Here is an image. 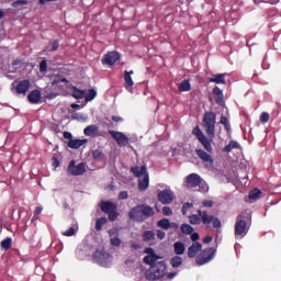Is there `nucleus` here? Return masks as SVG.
I'll list each match as a JSON object with an SVG mask.
<instances>
[{"label": "nucleus", "mask_w": 281, "mask_h": 281, "mask_svg": "<svg viewBox=\"0 0 281 281\" xmlns=\"http://www.w3.org/2000/svg\"><path fill=\"white\" fill-rule=\"evenodd\" d=\"M202 127L207 136L203 134V131H201V127L199 126L193 127L192 134L195 135L206 153H214V148H212V138L216 135V113L212 111L205 112L202 119Z\"/></svg>", "instance_id": "f257e3e1"}, {"label": "nucleus", "mask_w": 281, "mask_h": 281, "mask_svg": "<svg viewBox=\"0 0 281 281\" xmlns=\"http://www.w3.org/2000/svg\"><path fill=\"white\" fill-rule=\"evenodd\" d=\"M190 225H206L210 229V225H213L214 229H218L223 226L221 220L212 214L207 210H198V214H192L189 216Z\"/></svg>", "instance_id": "f03ea898"}, {"label": "nucleus", "mask_w": 281, "mask_h": 281, "mask_svg": "<svg viewBox=\"0 0 281 281\" xmlns=\"http://www.w3.org/2000/svg\"><path fill=\"white\" fill-rule=\"evenodd\" d=\"M155 216V209L148 204H138L131 209L128 217L136 223H144L147 218Z\"/></svg>", "instance_id": "7ed1b4c3"}, {"label": "nucleus", "mask_w": 281, "mask_h": 281, "mask_svg": "<svg viewBox=\"0 0 281 281\" xmlns=\"http://www.w3.org/2000/svg\"><path fill=\"white\" fill-rule=\"evenodd\" d=\"M149 267L151 270H147L145 272L146 280H161V278H166V276H168V266L166 265V261L157 260L153 265H149Z\"/></svg>", "instance_id": "20e7f679"}, {"label": "nucleus", "mask_w": 281, "mask_h": 281, "mask_svg": "<svg viewBox=\"0 0 281 281\" xmlns=\"http://www.w3.org/2000/svg\"><path fill=\"white\" fill-rule=\"evenodd\" d=\"M131 172L134 175V177H138V190L140 192H145V190H148V187L150 186V176H148V171L146 169V165L139 167H132Z\"/></svg>", "instance_id": "39448f33"}, {"label": "nucleus", "mask_w": 281, "mask_h": 281, "mask_svg": "<svg viewBox=\"0 0 281 281\" xmlns=\"http://www.w3.org/2000/svg\"><path fill=\"white\" fill-rule=\"evenodd\" d=\"M214 256H216V249L212 247L205 248L196 256L195 262L200 266L207 265L214 259Z\"/></svg>", "instance_id": "423d86ee"}, {"label": "nucleus", "mask_w": 281, "mask_h": 281, "mask_svg": "<svg viewBox=\"0 0 281 281\" xmlns=\"http://www.w3.org/2000/svg\"><path fill=\"white\" fill-rule=\"evenodd\" d=\"M247 236V221L243 215H238L235 223V238Z\"/></svg>", "instance_id": "0eeeda50"}, {"label": "nucleus", "mask_w": 281, "mask_h": 281, "mask_svg": "<svg viewBox=\"0 0 281 281\" xmlns=\"http://www.w3.org/2000/svg\"><path fill=\"white\" fill-rule=\"evenodd\" d=\"M12 87L18 95H27V91L32 87V82L30 80L24 79L22 81H13Z\"/></svg>", "instance_id": "6e6552de"}, {"label": "nucleus", "mask_w": 281, "mask_h": 281, "mask_svg": "<svg viewBox=\"0 0 281 281\" xmlns=\"http://www.w3.org/2000/svg\"><path fill=\"white\" fill-rule=\"evenodd\" d=\"M68 172L72 175V177H80L87 172V165L85 162H80L76 166V160H71L68 165Z\"/></svg>", "instance_id": "1a4fd4ad"}, {"label": "nucleus", "mask_w": 281, "mask_h": 281, "mask_svg": "<svg viewBox=\"0 0 281 281\" xmlns=\"http://www.w3.org/2000/svg\"><path fill=\"white\" fill-rule=\"evenodd\" d=\"M109 135H111V137H113L116 140L117 146L120 147L128 146L130 139H128V136H126V134L110 130Z\"/></svg>", "instance_id": "9d476101"}, {"label": "nucleus", "mask_w": 281, "mask_h": 281, "mask_svg": "<svg viewBox=\"0 0 281 281\" xmlns=\"http://www.w3.org/2000/svg\"><path fill=\"white\" fill-rule=\"evenodd\" d=\"M186 183L187 188L189 190H192L193 188H199V186L203 183V179L201 178V176H199V173H190L186 178Z\"/></svg>", "instance_id": "9b49d317"}, {"label": "nucleus", "mask_w": 281, "mask_h": 281, "mask_svg": "<svg viewBox=\"0 0 281 281\" xmlns=\"http://www.w3.org/2000/svg\"><path fill=\"white\" fill-rule=\"evenodd\" d=\"M144 254H147V256L143 258L144 265H153L154 262H157V260H161L162 258L161 256L156 255L155 249L150 247L145 248Z\"/></svg>", "instance_id": "f8f14e48"}, {"label": "nucleus", "mask_w": 281, "mask_h": 281, "mask_svg": "<svg viewBox=\"0 0 281 281\" xmlns=\"http://www.w3.org/2000/svg\"><path fill=\"white\" fill-rule=\"evenodd\" d=\"M110 256L111 255H109V252H106L104 249L102 250L97 249L92 255V260L98 265L104 266L109 262Z\"/></svg>", "instance_id": "ddd939ff"}, {"label": "nucleus", "mask_w": 281, "mask_h": 281, "mask_svg": "<svg viewBox=\"0 0 281 281\" xmlns=\"http://www.w3.org/2000/svg\"><path fill=\"white\" fill-rule=\"evenodd\" d=\"M158 201L162 203V205H170V202L175 201V193L168 189H165L158 193Z\"/></svg>", "instance_id": "4468645a"}, {"label": "nucleus", "mask_w": 281, "mask_h": 281, "mask_svg": "<svg viewBox=\"0 0 281 281\" xmlns=\"http://www.w3.org/2000/svg\"><path fill=\"white\" fill-rule=\"evenodd\" d=\"M120 60V53L113 50L106 53L103 58H102V64L103 65H109L110 67H113Z\"/></svg>", "instance_id": "2eb2a0df"}, {"label": "nucleus", "mask_w": 281, "mask_h": 281, "mask_svg": "<svg viewBox=\"0 0 281 281\" xmlns=\"http://www.w3.org/2000/svg\"><path fill=\"white\" fill-rule=\"evenodd\" d=\"M203 249V244L199 241H194L189 248H188V257L189 258H196L199 256V252Z\"/></svg>", "instance_id": "dca6fc26"}, {"label": "nucleus", "mask_w": 281, "mask_h": 281, "mask_svg": "<svg viewBox=\"0 0 281 281\" xmlns=\"http://www.w3.org/2000/svg\"><path fill=\"white\" fill-rule=\"evenodd\" d=\"M195 155H198L199 159L204 164H214V158L207 151L203 149H195Z\"/></svg>", "instance_id": "f3484780"}, {"label": "nucleus", "mask_w": 281, "mask_h": 281, "mask_svg": "<svg viewBox=\"0 0 281 281\" xmlns=\"http://www.w3.org/2000/svg\"><path fill=\"white\" fill-rule=\"evenodd\" d=\"M213 95H215L216 104H218L220 106L225 105V95L223 94V90H221V88H218V86H216L213 89Z\"/></svg>", "instance_id": "a211bd4d"}, {"label": "nucleus", "mask_w": 281, "mask_h": 281, "mask_svg": "<svg viewBox=\"0 0 281 281\" xmlns=\"http://www.w3.org/2000/svg\"><path fill=\"white\" fill-rule=\"evenodd\" d=\"M89 140L87 138L80 139H70L68 142V148H72L74 150H78V148H81V146H85Z\"/></svg>", "instance_id": "6ab92c4d"}, {"label": "nucleus", "mask_w": 281, "mask_h": 281, "mask_svg": "<svg viewBox=\"0 0 281 281\" xmlns=\"http://www.w3.org/2000/svg\"><path fill=\"white\" fill-rule=\"evenodd\" d=\"M41 90H32L27 95L30 104H38V102H41Z\"/></svg>", "instance_id": "aec40b11"}, {"label": "nucleus", "mask_w": 281, "mask_h": 281, "mask_svg": "<svg viewBox=\"0 0 281 281\" xmlns=\"http://www.w3.org/2000/svg\"><path fill=\"white\" fill-rule=\"evenodd\" d=\"M100 127H98V125H88L83 130V134L87 135V137H98Z\"/></svg>", "instance_id": "412c9836"}, {"label": "nucleus", "mask_w": 281, "mask_h": 281, "mask_svg": "<svg viewBox=\"0 0 281 281\" xmlns=\"http://www.w3.org/2000/svg\"><path fill=\"white\" fill-rule=\"evenodd\" d=\"M100 207H101V211L104 212V214H109L110 212H113V210H117V206L110 201L101 202Z\"/></svg>", "instance_id": "4be33fe9"}, {"label": "nucleus", "mask_w": 281, "mask_h": 281, "mask_svg": "<svg viewBox=\"0 0 281 281\" xmlns=\"http://www.w3.org/2000/svg\"><path fill=\"white\" fill-rule=\"evenodd\" d=\"M173 251L176 256H183L186 254V245L181 241H176L173 244Z\"/></svg>", "instance_id": "5701e85b"}, {"label": "nucleus", "mask_w": 281, "mask_h": 281, "mask_svg": "<svg viewBox=\"0 0 281 281\" xmlns=\"http://www.w3.org/2000/svg\"><path fill=\"white\" fill-rule=\"evenodd\" d=\"M209 80L210 82H215V85H226L225 74L212 75Z\"/></svg>", "instance_id": "b1692460"}, {"label": "nucleus", "mask_w": 281, "mask_h": 281, "mask_svg": "<svg viewBox=\"0 0 281 281\" xmlns=\"http://www.w3.org/2000/svg\"><path fill=\"white\" fill-rule=\"evenodd\" d=\"M238 148H240V144H238V142H236V140H231V142L223 148V153H232V150L238 149Z\"/></svg>", "instance_id": "393cba45"}, {"label": "nucleus", "mask_w": 281, "mask_h": 281, "mask_svg": "<svg viewBox=\"0 0 281 281\" xmlns=\"http://www.w3.org/2000/svg\"><path fill=\"white\" fill-rule=\"evenodd\" d=\"M180 231L182 232V234L190 236L194 233V227H192V225L188 223H183L180 226Z\"/></svg>", "instance_id": "a878e982"}, {"label": "nucleus", "mask_w": 281, "mask_h": 281, "mask_svg": "<svg viewBox=\"0 0 281 281\" xmlns=\"http://www.w3.org/2000/svg\"><path fill=\"white\" fill-rule=\"evenodd\" d=\"M134 71L133 70H125L124 71V80L126 83V87H133L135 85V82L133 81V76Z\"/></svg>", "instance_id": "bb28decb"}, {"label": "nucleus", "mask_w": 281, "mask_h": 281, "mask_svg": "<svg viewBox=\"0 0 281 281\" xmlns=\"http://www.w3.org/2000/svg\"><path fill=\"white\" fill-rule=\"evenodd\" d=\"M142 238H143L144 243H153V240H155V232H153V231H145L143 233Z\"/></svg>", "instance_id": "cd10ccee"}, {"label": "nucleus", "mask_w": 281, "mask_h": 281, "mask_svg": "<svg viewBox=\"0 0 281 281\" xmlns=\"http://www.w3.org/2000/svg\"><path fill=\"white\" fill-rule=\"evenodd\" d=\"M86 97V91L80 90L77 87H72V98L76 100H82Z\"/></svg>", "instance_id": "c85d7f7f"}, {"label": "nucleus", "mask_w": 281, "mask_h": 281, "mask_svg": "<svg viewBox=\"0 0 281 281\" xmlns=\"http://www.w3.org/2000/svg\"><path fill=\"white\" fill-rule=\"evenodd\" d=\"M262 191H260V189H254L249 192L248 199H250V201H258V199H260Z\"/></svg>", "instance_id": "c756f323"}, {"label": "nucleus", "mask_w": 281, "mask_h": 281, "mask_svg": "<svg viewBox=\"0 0 281 281\" xmlns=\"http://www.w3.org/2000/svg\"><path fill=\"white\" fill-rule=\"evenodd\" d=\"M180 92L190 91L192 89V86L190 85L189 80H182L178 87Z\"/></svg>", "instance_id": "7c9ffc66"}, {"label": "nucleus", "mask_w": 281, "mask_h": 281, "mask_svg": "<svg viewBox=\"0 0 281 281\" xmlns=\"http://www.w3.org/2000/svg\"><path fill=\"white\" fill-rule=\"evenodd\" d=\"M170 265L173 267V269H177V267H181V265H183V258L175 256L170 259Z\"/></svg>", "instance_id": "2f4dec72"}, {"label": "nucleus", "mask_w": 281, "mask_h": 281, "mask_svg": "<svg viewBox=\"0 0 281 281\" xmlns=\"http://www.w3.org/2000/svg\"><path fill=\"white\" fill-rule=\"evenodd\" d=\"M109 221L106 220V217H99L95 221V229L97 232H102V227H104V225H106Z\"/></svg>", "instance_id": "473e14b6"}, {"label": "nucleus", "mask_w": 281, "mask_h": 281, "mask_svg": "<svg viewBox=\"0 0 281 281\" xmlns=\"http://www.w3.org/2000/svg\"><path fill=\"white\" fill-rule=\"evenodd\" d=\"M157 226L161 227V229H170V227H171L170 220L162 218V220L157 222Z\"/></svg>", "instance_id": "72a5a7b5"}, {"label": "nucleus", "mask_w": 281, "mask_h": 281, "mask_svg": "<svg viewBox=\"0 0 281 281\" xmlns=\"http://www.w3.org/2000/svg\"><path fill=\"white\" fill-rule=\"evenodd\" d=\"M1 247L4 251H8L12 247V238H5L1 241Z\"/></svg>", "instance_id": "f704fd0d"}, {"label": "nucleus", "mask_w": 281, "mask_h": 281, "mask_svg": "<svg viewBox=\"0 0 281 281\" xmlns=\"http://www.w3.org/2000/svg\"><path fill=\"white\" fill-rule=\"evenodd\" d=\"M95 95H98V92L95 89H90L88 94H86V102H91V100H95Z\"/></svg>", "instance_id": "c9c22d12"}, {"label": "nucleus", "mask_w": 281, "mask_h": 281, "mask_svg": "<svg viewBox=\"0 0 281 281\" xmlns=\"http://www.w3.org/2000/svg\"><path fill=\"white\" fill-rule=\"evenodd\" d=\"M93 159H97L98 161H102L104 159V154L100 149H95L92 153Z\"/></svg>", "instance_id": "e433bc0d"}, {"label": "nucleus", "mask_w": 281, "mask_h": 281, "mask_svg": "<svg viewBox=\"0 0 281 281\" xmlns=\"http://www.w3.org/2000/svg\"><path fill=\"white\" fill-rule=\"evenodd\" d=\"M191 207H194V204L189 203V202H187L182 205L181 212H182L183 216H186V214H188V211L191 210Z\"/></svg>", "instance_id": "4c0bfd02"}, {"label": "nucleus", "mask_w": 281, "mask_h": 281, "mask_svg": "<svg viewBox=\"0 0 281 281\" xmlns=\"http://www.w3.org/2000/svg\"><path fill=\"white\" fill-rule=\"evenodd\" d=\"M279 2L280 0H254V3H256V5H260V3H271L273 5Z\"/></svg>", "instance_id": "58836bf2"}, {"label": "nucleus", "mask_w": 281, "mask_h": 281, "mask_svg": "<svg viewBox=\"0 0 281 281\" xmlns=\"http://www.w3.org/2000/svg\"><path fill=\"white\" fill-rule=\"evenodd\" d=\"M110 245H112V247H120V245H122V239H120V237L111 238Z\"/></svg>", "instance_id": "ea45409f"}, {"label": "nucleus", "mask_w": 281, "mask_h": 281, "mask_svg": "<svg viewBox=\"0 0 281 281\" xmlns=\"http://www.w3.org/2000/svg\"><path fill=\"white\" fill-rule=\"evenodd\" d=\"M27 0H18L11 3L12 8H20V5H27Z\"/></svg>", "instance_id": "a19ab883"}, {"label": "nucleus", "mask_w": 281, "mask_h": 281, "mask_svg": "<svg viewBox=\"0 0 281 281\" xmlns=\"http://www.w3.org/2000/svg\"><path fill=\"white\" fill-rule=\"evenodd\" d=\"M108 216H109V221H117V210H113V211H110V213H108Z\"/></svg>", "instance_id": "79ce46f5"}, {"label": "nucleus", "mask_w": 281, "mask_h": 281, "mask_svg": "<svg viewBox=\"0 0 281 281\" xmlns=\"http://www.w3.org/2000/svg\"><path fill=\"white\" fill-rule=\"evenodd\" d=\"M40 71H41V74H45V71H47V60L46 59H43L40 63Z\"/></svg>", "instance_id": "37998d69"}, {"label": "nucleus", "mask_w": 281, "mask_h": 281, "mask_svg": "<svg viewBox=\"0 0 281 281\" xmlns=\"http://www.w3.org/2000/svg\"><path fill=\"white\" fill-rule=\"evenodd\" d=\"M269 119H270L269 113L267 112L261 113L260 122H262V124H267V122H269Z\"/></svg>", "instance_id": "c03bdc74"}, {"label": "nucleus", "mask_w": 281, "mask_h": 281, "mask_svg": "<svg viewBox=\"0 0 281 281\" xmlns=\"http://www.w3.org/2000/svg\"><path fill=\"white\" fill-rule=\"evenodd\" d=\"M75 235H76V228L74 227H70L68 231H65L63 233V236H67V237L75 236Z\"/></svg>", "instance_id": "a18cd8bd"}, {"label": "nucleus", "mask_w": 281, "mask_h": 281, "mask_svg": "<svg viewBox=\"0 0 281 281\" xmlns=\"http://www.w3.org/2000/svg\"><path fill=\"white\" fill-rule=\"evenodd\" d=\"M162 214L164 216H172V209H170V206H164Z\"/></svg>", "instance_id": "49530a36"}, {"label": "nucleus", "mask_w": 281, "mask_h": 281, "mask_svg": "<svg viewBox=\"0 0 281 281\" xmlns=\"http://www.w3.org/2000/svg\"><path fill=\"white\" fill-rule=\"evenodd\" d=\"M58 47H60V42H58V40H55L52 43V47H50L49 52H57Z\"/></svg>", "instance_id": "de8ad7c7"}, {"label": "nucleus", "mask_w": 281, "mask_h": 281, "mask_svg": "<svg viewBox=\"0 0 281 281\" xmlns=\"http://www.w3.org/2000/svg\"><path fill=\"white\" fill-rule=\"evenodd\" d=\"M202 206L203 207H214V201H212V200H204L202 202Z\"/></svg>", "instance_id": "09e8293b"}, {"label": "nucleus", "mask_w": 281, "mask_h": 281, "mask_svg": "<svg viewBox=\"0 0 281 281\" xmlns=\"http://www.w3.org/2000/svg\"><path fill=\"white\" fill-rule=\"evenodd\" d=\"M126 199H128V191H121V192L119 193V200H120V201H124V200H126Z\"/></svg>", "instance_id": "8fccbe9b"}, {"label": "nucleus", "mask_w": 281, "mask_h": 281, "mask_svg": "<svg viewBox=\"0 0 281 281\" xmlns=\"http://www.w3.org/2000/svg\"><path fill=\"white\" fill-rule=\"evenodd\" d=\"M157 238L159 240H164V238H166V232H164L162 229H158L157 231Z\"/></svg>", "instance_id": "3c124183"}, {"label": "nucleus", "mask_w": 281, "mask_h": 281, "mask_svg": "<svg viewBox=\"0 0 281 281\" xmlns=\"http://www.w3.org/2000/svg\"><path fill=\"white\" fill-rule=\"evenodd\" d=\"M131 247L134 251H139V249H142V245L136 244L135 241L131 243Z\"/></svg>", "instance_id": "603ef678"}, {"label": "nucleus", "mask_w": 281, "mask_h": 281, "mask_svg": "<svg viewBox=\"0 0 281 281\" xmlns=\"http://www.w3.org/2000/svg\"><path fill=\"white\" fill-rule=\"evenodd\" d=\"M220 124H222L223 126H227V124H229V121L225 115H222L220 120Z\"/></svg>", "instance_id": "864d4df0"}, {"label": "nucleus", "mask_w": 281, "mask_h": 281, "mask_svg": "<svg viewBox=\"0 0 281 281\" xmlns=\"http://www.w3.org/2000/svg\"><path fill=\"white\" fill-rule=\"evenodd\" d=\"M199 238H201V236L199 235V233H192V234H191V240H192V243H198L196 240H199Z\"/></svg>", "instance_id": "5fc2aeb1"}, {"label": "nucleus", "mask_w": 281, "mask_h": 281, "mask_svg": "<svg viewBox=\"0 0 281 281\" xmlns=\"http://www.w3.org/2000/svg\"><path fill=\"white\" fill-rule=\"evenodd\" d=\"M64 138L69 139V142H71V139H74V135H71L70 132H64Z\"/></svg>", "instance_id": "6e6d98bb"}, {"label": "nucleus", "mask_w": 281, "mask_h": 281, "mask_svg": "<svg viewBox=\"0 0 281 281\" xmlns=\"http://www.w3.org/2000/svg\"><path fill=\"white\" fill-rule=\"evenodd\" d=\"M52 161H53V166H54L55 168H58V166H60V161L58 160V158L53 157Z\"/></svg>", "instance_id": "4d7b16f0"}, {"label": "nucleus", "mask_w": 281, "mask_h": 281, "mask_svg": "<svg viewBox=\"0 0 281 281\" xmlns=\"http://www.w3.org/2000/svg\"><path fill=\"white\" fill-rule=\"evenodd\" d=\"M212 240H213V237H212V236H205V237L203 238V243H204L205 245L212 243Z\"/></svg>", "instance_id": "13d9d810"}, {"label": "nucleus", "mask_w": 281, "mask_h": 281, "mask_svg": "<svg viewBox=\"0 0 281 281\" xmlns=\"http://www.w3.org/2000/svg\"><path fill=\"white\" fill-rule=\"evenodd\" d=\"M122 116H115V115H113L112 116V122H122Z\"/></svg>", "instance_id": "bf43d9fd"}, {"label": "nucleus", "mask_w": 281, "mask_h": 281, "mask_svg": "<svg viewBox=\"0 0 281 281\" xmlns=\"http://www.w3.org/2000/svg\"><path fill=\"white\" fill-rule=\"evenodd\" d=\"M41 212H43V207L37 206V207L35 209V211H34V214H35L36 216H38V214H41Z\"/></svg>", "instance_id": "052dcab7"}, {"label": "nucleus", "mask_w": 281, "mask_h": 281, "mask_svg": "<svg viewBox=\"0 0 281 281\" xmlns=\"http://www.w3.org/2000/svg\"><path fill=\"white\" fill-rule=\"evenodd\" d=\"M56 93H54V92H49L48 94H47V98H48V100H54V98H56Z\"/></svg>", "instance_id": "680f3d73"}, {"label": "nucleus", "mask_w": 281, "mask_h": 281, "mask_svg": "<svg viewBox=\"0 0 281 281\" xmlns=\"http://www.w3.org/2000/svg\"><path fill=\"white\" fill-rule=\"evenodd\" d=\"M225 132L229 133L232 131V125H229V123L227 125L224 126Z\"/></svg>", "instance_id": "e2e57ef3"}, {"label": "nucleus", "mask_w": 281, "mask_h": 281, "mask_svg": "<svg viewBox=\"0 0 281 281\" xmlns=\"http://www.w3.org/2000/svg\"><path fill=\"white\" fill-rule=\"evenodd\" d=\"M134 262H135V260H133V259L125 260V265H133Z\"/></svg>", "instance_id": "0e129e2a"}, {"label": "nucleus", "mask_w": 281, "mask_h": 281, "mask_svg": "<svg viewBox=\"0 0 281 281\" xmlns=\"http://www.w3.org/2000/svg\"><path fill=\"white\" fill-rule=\"evenodd\" d=\"M171 227H173L175 229H179V224H177V223H171L170 228H171Z\"/></svg>", "instance_id": "69168bd1"}, {"label": "nucleus", "mask_w": 281, "mask_h": 281, "mask_svg": "<svg viewBox=\"0 0 281 281\" xmlns=\"http://www.w3.org/2000/svg\"><path fill=\"white\" fill-rule=\"evenodd\" d=\"M166 276L169 278V280H172V278H175V273H167Z\"/></svg>", "instance_id": "338daca9"}, {"label": "nucleus", "mask_w": 281, "mask_h": 281, "mask_svg": "<svg viewBox=\"0 0 281 281\" xmlns=\"http://www.w3.org/2000/svg\"><path fill=\"white\" fill-rule=\"evenodd\" d=\"M71 109H80V105H79V104H76V103H72V104H71Z\"/></svg>", "instance_id": "774afa93"}]
</instances>
